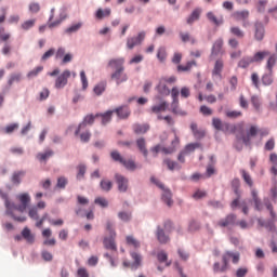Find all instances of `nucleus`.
<instances>
[{
	"instance_id": "f257e3e1",
	"label": "nucleus",
	"mask_w": 277,
	"mask_h": 277,
	"mask_svg": "<svg viewBox=\"0 0 277 277\" xmlns=\"http://www.w3.org/2000/svg\"><path fill=\"white\" fill-rule=\"evenodd\" d=\"M17 200L21 202L18 206L5 199L6 213L8 215H11L15 222H27V216H18L16 215V212L25 213L27 209H29V205H31V195H29V193L21 194L17 196Z\"/></svg>"
},
{
	"instance_id": "f03ea898",
	"label": "nucleus",
	"mask_w": 277,
	"mask_h": 277,
	"mask_svg": "<svg viewBox=\"0 0 277 277\" xmlns=\"http://www.w3.org/2000/svg\"><path fill=\"white\" fill-rule=\"evenodd\" d=\"M107 67L114 72L110 75L111 81H115L117 85L129 81V76L124 72V58H111L108 61Z\"/></svg>"
},
{
	"instance_id": "7ed1b4c3",
	"label": "nucleus",
	"mask_w": 277,
	"mask_h": 277,
	"mask_svg": "<svg viewBox=\"0 0 277 277\" xmlns=\"http://www.w3.org/2000/svg\"><path fill=\"white\" fill-rule=\"evenodd\" d=\"M174 138L171 141V146L169 147H161V145H156L151 147L150 151L153 153L154 157H157L159 153H163V155H172V153H176V148H179L181 144V138L176 135V130H173Z\"/></svg>"
},
{
	"instance_id": "20e7f679",
	"label": "nucleus",
	"mask_w": 277,
	"mask_h": 277,
	"mask_svg": "<svg viewBox=\"0 0 277 277\" xmlns=\"http://www.w3.org/2000/svg\"><path fill=\"white\" fill-rule=\"evenodd\" d=\"M106 230L109 233V237L104 238V248H106V250H111L113 252H118V247L116 246V230L114 229V223L107 221Z\"/></svg>"
},
{
	"instance_id": "39448f33",
	"label": "nucleus",
	"mask_w": 277,
	"mask_h": 277,
	"mask_svg": "<svg viewBox=\"0 0 277 277\" xmlns=\"http://www.w3.org/2000/svg\"><path fill=\"white\" fill-rule=\"evenodd\" d=\"M110 157L114 161H117L118 163H121L126 170H129L130 172H135L137 170V164L135 163L134 160H127L122 155H120V151L118 150H113L110 153Z\"/></svg>"
},
{
	"instance_id": "423d86ee",
	"label": "nucleus",
	"mask_w": 277,
	"mask_h": 277,
	"mask_svg": "<svg viewBox=\"0 0 277 277\" xmlns=\"http://www.w3.org/2000/svg\"><path fill=\"white\" fill-rule=\"evenodd\" d=\"M268 135L269 132L267 130L261 131L256 126H250V128L246 131V134L242 135L240 138L245 146H250L252 144V137H256V135Z\"/></svg>"
},
{
	"instance_id": "0eeeda50",
	"label": "nucleus",
	"mask_w": 277,
	"mask_h": 277,
	"mask_svg": "<svg viewBox=\"0 0 277 277\" xmlns=\"http://www.w3.org/2000/svg\"><path fill=\"white\" fill-rule=\"evenodd\" d=\"M265 207L267 211H269L271 220L266 223H262V226H265V228H268L272 233H276L277 235L276 225H275L277 222V215H276V211H274V206L269 201H266Z\"/></svg>"
},
{
	"instance_id": "6e6552de",
	"label": "nucleus",
	"mask_w": 277,
	"mask_h": 277,
	"mask_svg": "<svg viewBox=\"0 0 277 277\" xmlns=\"http://www.w3.org/2000/svg\"><path fill=\"white\" fill-rule=\"evenodd\" d=\"M150 181H151V183H154L155 185H157V187H159L160 189H162V200H163V202H166V205L168 206V207H172V205H173V202L174 201H172V193L170 192V189H168V188H166L164 186H163V184H161L160 182H159V180H157L155 176H151L150 177Z\"/></svg>"
},
{
	"instance_id": "1a4fd4ad",
	"label": "nucleus",
	"mask_w": 277,
	"mask_h": 277,
	"mask_svg": "<svg viewBox=\"0 0 277 277\" xmlns=\"http://www.w3.org/2000/svg\"><path fill=\"white\" fill-rule=\"evenodd\" d=\"M70 70L66 69L64 70L55 80V88L56 90H62V88H66L68 84V79H70Z\"/></svg>"
},
{
	"instance_id": "9d476101",
	"label": "nucleus",
	"mask_w": 277,
	"mask_h": 277,
	"mask_svg": "<svg viewBox=\"0 0 277 277\" xmlns=\"http://www.w3.org/2000/svg\"><path fill=\"white\" fill-rule=\"evenodd\" d=\"M115 181L117 183L118 192H120L121 194L127 193V190L129 189V179L120 173H116Z\"/></svg>"
},
{
	"instance_id": "9b49d317",
	"label": "nucleus",
	"mask_w": 277,
	"mask_h": 277,
	"mask_svg": "<svg viewBox=\"0 0 277 277\" xmlns=\"http://www.w3.org/2000/svg\"><path fill=\"white\" fill-rule=\"evenodd\" d=\"M96 115H87L83 118V121L78 126V128L75 131V135L77 137V135H79V133H81V131H85V128L88 127V124L92 126L94 124V121L96 120Z\"/></svg>"
},
{
	"instance_id": "f8f14e48",
	"label": "nucleus",
	"mask_w": 277,
	"mask_h": 277,
	"mask_svg": "<svg viewBox=\"0 0 277 277\" xmlns=\"http://www.w3.org/2000/svg\"><path fill=\"white\" fill-rule=\"evenodd\" d=\"M224 39L219 38L214 41L211 49V57H217L219 55H224Z\"/></svg>"
},
{
	"instance_id": "ddd939ff",
	"label": "nucleus",
	"mask_w": 277,
	"mask_h": 277,
	"mask_svg": "<svg viewBox=\"0 0 277 277\" xmlns=\"http://www.w3.org/2000/svg\"><path fill=\"white\" fill-rule=\"evenodd\" d=\"M237 224V215L230 213L227 214L226 217L220 220L216 223V226H220L221 228H226V226H235Z\"/></svg>"
},
{
	"instance_id": "4468645a",
	"label": "nucleus",
	"mask_w": 277,
	"mask_h": 277,
	"mask_svg": "<svg viewBox=\"0 0 277 277\" xmlns=\"http://www.w3.org/2000/svg\"><path fill=\"white\" fill-rule=\"evenodd\" d=\"M265 38V26H263V23L255 22L254 23V39L258 40V42H261Z\"/></svg>"
},
{
	"instance_id": "2eb2a0df",
	"label": "nucleus",
	"mask_w": 277,
	"mask_h": 277,
	"mask_svg": "<svg viewBox=\"0 0 277 277\" xmlns=\"http://www.w3.org/2000/svg\"><path fill=\"white\" fill-rule=\"evenodd\" d=\"M224 70V60L219 58L214 63V67L212 69V77H217L222 79V71Z\"/></svg>"
},
{
	"instance_id": "dca6fc26",
	"label": "nucleus",
	"mask_w": 277,
	"mask_h": 277,
	"mask_svg": "<svg viewBox=\"0 0 277 277\" xmlns=\"http://www.w3.org/2000/svg\"><path fill=\"white\" fill-rule=\"evenodd\" d=\"M132 129H133V132L136 135H144L145 133H148V131H150V124H148V123H134Z\"/></svg>"
},
{
	"instance_id": "f3484780",
	"label": "nucleus",
	"mask_w": 277,
	"mask_h": 277,
	"mask_svg": "<svg viewBox=\"0 0 277 277\" xmlns=\"http://www.w3.org/2000/svg\"><path fill=\"white\" fill-rule=\"evenodd\" d=\"M230 259L233 263L237 265V263H239V253H233L230 251H227L222 256V261L223 263H225V265H228V262L230 261Z\"/></svg>"
},
{
	"instance_id": "a211bd4d",
	"label": "nucleus",
	"mask_w": 277,
	"mask_h": 277,
	"mask_svg": "<svg viewBox=\"0 0 277 277\" xmlns=\"http://www.w3.org/2000/svg\"><path fill=\"white\" fill-rule=\"evenodd\" d=\"M114 114H116L120 120H124L131 116V110L128 106H120L114 110Z\"/></svg>"
},
{
	"instance_id": "6ab92c4d",
	"label": "nucleus",
	"mask_w": 277,
	"mask_h": 277,
	"mask_svg": "<svg viewBox=\"0 0 277 277\" xmlns=\"http://www.w3.org/2000/svg\"><path fill=\"white\" fill-rule=\"evenodd\" d=\"M200 14H202V9L196 8L190 15L186 18L187 25H194L196 21H200Z\"/></svg>"
},
{
	"instance_id": "aec40b11",
	"label": "nucleus",
	"mask_w": 277,
	"mask_h": 277,
	"mask_svg": "<svg viewBox=\"0 0 277 277\" xmlns=\"http://www.w3.org/2000/svg\"><path fill=\"white\" fill-rule=\"evenodd\" d=\"M113 116H114V110H107L106 113L96 114V118H101V122L103 127L111 122Z\"/></svg>"
},
{
	"instance_id": "412c9836",
	"label": "nucleus",
	"mask_w": 277,
	"mask_h": 277,
	"mask_svg": "<svg viewBox=\"0 0 277 277\" xmlns=\"http://www.w3.org/2000/svg\"><path fill=\"white\" fill-rule=\"evenodd\" d=\"M276 64H277V55L272 54V52H269V55L265 65L266 71L274 72V66H276Z\"/></svg>"
},
{
	"instance_id": "4be33fe9",
	"label": "nucleus",
	"mask_w": 277,
	"mask_h": 277,
	"mask_svg": "<svg viewBox=\"0 0 277 277\" xmlns=\"http://www.w3.org/2000/svg\"><path fill=\"white\" fill-rule=\"evenodd\" d=\"M232 16L234 21H248V18H250V11L248 10L236 11L233 13Z\"/></svg>"
},
{
	"instance_id": "5701e85b",
	"label": "nucleus",
	"mask_w": 277,
	"mask_h": 277,
	"mask_svg": "<svg viewBox=\"0 0 277 277\" xmlns=\"http://www.w3.org/2000/svg\"><path fill=\"white\" fill-rule=\"evenodd\" d=\"M136 146L140 153L144 155L145 159H148V149L146 148V138L140 137L138 140H136Z\"/></svg>"
},
{
	"instance_id": "b1692460",
	"label": "nucleus",
	"mask_w": 277,
	"mask_h": 277,
	"mask_svg": "<svg viewBox=\"0 0 277 277\" xmlns=\"http://www.w3.org/2000/svg\"><path fill=\"white\" fill-rule=\"evenodd\" d=\"M207 18L210 21V23H213V25H216V27H220V25L224 24V17H217L215 16L214 12H208L207 13Z\"/></svg>"
},
{
	"instance_id": "393cba45",
	"label": "nucleus",
	"mask_w": 277,
	"mask_h": 277,
	"mask_svg": "<svg viewBox=\"0 0 277 277\" xmlns=\"http://www.w3.org/2000/svg\"><path fill=\"white\" fill-rule=\"evenodd\" d=\"M268 55H269V51L264 50V51L256 52L253 56H251V60L253 64L254 63L260 64V62H263L265 57H268Z\"/></svg>"
},
{
	"instance_id": "a878e982",
	"label": "nucleus",
	"mask_w": 277,
	"mask_h": 277,
	"mask_svg": "<svg viewBox=\"0 0 277 277\" xmlns=\"http://www.w3.org/2000/svg\"><path fill=\"white\" fill-rule=\"evenodd\" d=\"M156 237L159 243H168L170 241V237L166 235V232L161 227H157Z\"/></svg>"
},
{
	"instance_id": "bb28decb",
	"label": "nucleus",
	"mask_w": 277,
	"mask_h": 277,
	"mask_svg": "<svg viewBox=\"0 0 277 277\" xmlns=\"http://www.w3.org/2000/svg\"><path fill=\"white\" fill-rule=\"evenodd\" d=\"M251 196L254 202L255 210L263 211V202H261V199L259 198V194L256 193V189H251Z\"/></svg>"
},
{
	"instance_id": "cd10ccee",
	"label": "nucleus",
	"mask_w": 277,
	"mask_h": 277,
	"mask_svg": "<svg viewBox=\"0 0 277 277\" xmlns=\"http://www.w3.org/2000/svg\"><path fill=\"white\" fill-rule=\"evenodd\" d=\"M212 126L216 131H224V129H228V123L222 122L220 118H212Z\"/></svg>"
},
{
	"instance_id": "c85d7f7f",
	"label": "nucleus",
	"mask_w": 277,
	"mask_h": 277,
	"mask_svg": "<svg viewBox=\"0 0 277 277\" xmlns=\"http://www.w3.org/2000/svg\"><path fill=\"white\" fill-rule=\"evenodd\" d=\"M109 16H111V9H97L95 13V18H97V21H103V18H107Z\"/></svg>"
},
{
	"instance_id": "c756f323",
	"label": "nucleus",
	"mask_w": 277,
	"mask_h": 277,
	"mask_svg": "<svg viewBox=\"0 0 277 277\" xmlns=\"http://www.w3.org/2000/svg\"><path fill=\"white\" fill-rule=\"evenodd\" d=\"M263 85H272L274 83V71H266L261 79Z\"/></svg>"
},
{
	"instance_id": "7c9ffc66",
	"label": "nucleus",
	"mask_w": 277,
	"mask_h": 277,
	"mask_svg": "<svg viewBox=\"0 0 277 277\" xmlns=\"http://www.w3.org/2000/svg\"><path fill=\"white\" fill-rule=\"evenodd\" d=\"M22 237L27 241V243H34V241H36V238L31 235V229L28 227H25L22 230Z\"/></svg>"
},
{
	"instance_id": "2f4dec72",
	"label": "nucleus",
	"mask_w": 277,
	"mask_h": 277,
	"mask_svg": "<svg viewBox=\"0 0 277 277\" xmlns=\"http://www.w3.org/2000/svg\"><path fill=\"white\" fill-rule=\"evenodd\" d=\"M157 90L162 96H170V89L168 88V84L164 83L162 80L159 81Z\"/></svg>"
},
{
	"instance_id": "473e14b6",
	"label": "nucleus",
	"mask_w": 277,
	"mask_h": 277,
	"mask_svg": "<svg viewBox=\"0 0 277 277\" xmlns=\"http://www.w3.org/2000/svg\"><path fill=\"white\" fill-rule=\"evenodd\" d=\"M240 174L242 176V180L249 187H254V181H252V176L248 173V171L241 169Z\"/></svg>"
},
{
	"instance_id": "72a5a7b5",
	"label": "nucleus",
	"mask_w": 277,
	"mask_h": 277,
	"mask_svg": "<svg viewBox=\"0 0 277 277\" xmlns=\"http://www.w3.org/2000/svg\"><path fill=\"white\" fill-rule=\"evenodd\" d=\"M196 66V61L187 62L186 65H179L177 72H189Z\"/></svg>"
},
{
	"instance_id": "f704fd0d",
	"label": "nucleus",
	"mask_w": 277,
	"mask_h": 277,
	"mask_svg": "<svg viewBox=\"0 0 277 277\" xmlns=\"http://www.w3.org/2000/svg\"><path fill=\"white\" fill-rule=\"evenodd\" d=\"M100 187L102 192H111V188L114 187V182H111L110 180L104 179L101 181Z\"/></svg>"
},
{
	"instance_id": "c9c22d12",
	"label": "nucleus",
	"mask_w": 277,
	"mask_h": 277,
	"mask_svg": "<svg viewBox=\"0 0 277 277\" xmlns=\"http://www.w3.org/2000/svg\"><path fill=\"white\" fill-rule=\"evenodd\" d=\"M229 31L232 36H235L236 38H246V32L241 28H239V26L230 27Z\"/></svg>"
},
{
	"instance_id": "e433bc0d",
	"label": "nucleus",
	"mask_w": 277,
	"mask_h": 277,
	"mask_svg": "<svg viewBox=\"0 0 277 277\" xmlns=\"http://www.w3.org/2000/svg\"><path fill=\"white\" fill-rule=\"evenodd\" d=\"M54 153L52 149H47L44 153L37 154V159L39 161H47V159H51L53 157Z\"/></svg>"
},
{
	"instance_id": "4c0bfd02",
	"label": "nucleus",
	"mask_w": 277,
	"mask_h": 277,
	"mask_svg": "<svg viewBox=\"0 0 277 277\" xmlns=\"http://www.w3.org/2000/svg\"><path fill=\"white\" fill-rule=\"evenodd\" d=\"M239 187H241V182L239 179H234L232 181V189L234 190V194L238 196V198H241V192L239 190Z\"/></svg>"
},
{
	"instance_id": "58836bf2",
	"label": "nucleus",
	"mask_w": 277,
	"mask_h": 277,
	"mask_svg": "<svg viewBox=\"0 0 277 277\" xmlns=\"http://www.w3.org/2000/svg\"><path fill=\"white\" fill-rule=\"evenodd\" d=\"M250 64H254L252 56H245L238 62V68H248Z\"/></svg>"
},
{
	"instance_id": "ea45409f",
	"label": "nucleus",
	"mask_w": 277,
	"mask_h": 277,
	"mask_svg": "<svg viewBox=\"0 0 277 277\" xmlns=\"http://www.w3.org/2000/svg\"><path fill=\"white\" fill-rule=\"evenodd\" d=\"M131 256L134 261V263L132 264V269H137V267L142 265V255H140L138 253L132 252Z\"/></svg>"
},
{
	"instance_id": "a19ab883",
	"label": "nucleus",
	"mask_w": 277,
	"mask_h": 277,
	"mask_svg": "<svg viewBox=\"0 0 277 277\" xmlns=\"http://www.w3.org/2000/svg\"><path fill=\"white\" fill-rule=\"evenodd\" d=\"M228 269V264L223 263L222 266H220V262H216L213 264V272L214 274H224Z\"/></svg>"
},
{
	"instance_id": "79ce46f5",
	"label": "nucleus",
	"mask_w": 277,
	"mask_h": 277,
	"mask_svg": "<svg viewBox=\"0 0 277 277\" xmlns=\"http://www.w3.org/2000/svg\"><path fill=\"white\" fill-rule=\"evenodd\" d=\"M25 176V171H16L12 175V183L14 185H21V179Z\"/></svg>"
},
{
	"instance_id": "37998d69",
	"label": "nucleus",
	"mask_w": 277,
	"mask_h": 277,
	"mask_svg": "<svg viewBox=\"0 0 277 277\" xmlns=\"http://www.w3.org/2000/svg\"><path fill=\"white\" fill-rule=\"evenodd\" d=\"M251 104L254 107L255 111H261V97L259 95H252L251 96Z\"/></svg>"
},
{
	"instance_id": "c03bdc74",
	"label": "nucleus",
	"mask_w": 277,
	"mask_h": 277,
	"mask_svg": "<svg viewBox=\"0 0 277 277\" xmlns=\"http://www.w3.org/2000/svg\"><path fill=\"white\" fill-rule=\"evenodd\" d=\"M166 109H168V103L162 102L159 105L153 106L151 113L153 114H161V111H166Z\"/></svg>"
},
{
	"instance_id": "a18cd8bd",
	"label": "nucleus",
	"mask_w": 277,
	"mask_h": 277,
	"mask_svg": "<svg viewBox=\"0 0 277 277\" xmlns=\"http://www.w3.org/2000/svg\"><path fill=\"white\" fill-rule=\"evenodd\" d=\"M254 1H255V8L258 12H265V9L267 8L269 0H254Z\"/></svg>"
},
{
	"instance_id": "49530a36",
	"label": "nucleus",
	"mask_w": 277,
	"mask_h": 277,
	"mask_svg": "<svg viewBox=\"0 0 277 277\" xmlns=\"http://www.w3.org/2000/svg\"><path fill=\"white\" fill-rule=\"evenodd\" d=\"M225 116L226 118L235 120L236 118H241V116H243V113H241V110H227L225 111Z\"/></svg>"
},
{
	"instance_id": "de8ad7c7",
	"label": "nucleus",
	"mask_w": 277,
	"mask_h": 277,
	"mask_svg": "<svg viewBox=\"0 0 277 277\" xmlns=\"http://www.w3.org/2000/svg\"><path fill=\"white\" fill-rule=\"evenodd\" d=\"M200 147H201L200 143H189L184 147L183 151L186 155H189V153H194L196 148H200Z\"/></svg>"
},
{
	"instance_id": "09e8293b",
	"label": "nucleus",
	"mask_w": 277,
	"mask_h": 277,
	"mask_svg": "<svg viewBox=\"0 0 277 277\" xmlns=\"http://www.w3.org/2000/svg\"><path fill=\"white\" fill-rule=\"evenodd\" d=\"M180 38L182 42H190L192 44H196V38L192 37L189 32H180Z\"/></svg>"
},
{
	"instance_id": "8fccbe9b",
	"label": "nucleus",
	"mask_w": 277,
	"mask_h": 277,
	"mask_svg": "<svg viewBox=\"0 0 277 277\" xmlns=\"http://www.w3.org/2000/svg\"><path fill=\"white\" fill-rule=\"evenodd\" d=\"M163 163L168 167L169 170H181V166H179V162L170 159H164Z\"/></svg>"
},
{
	"instance_id": "3c124183",
	"label": "nucleus",
	"mask_w": 277,
	"mask_h": 277,
	"mask_svg": "<svg viewBox=\"0 0 277 277\" xmlns=\"http://www.w3.org/2000/svg\"><path fill=\"white\" fill-rule=\"evenodd\" d=\"M78 135H80V140L83 143L90 142V137H92V134L90 133V130H85V129L81 130Z\"/></svg>"
},
{
	"instance_id": "603ef678",
	"label": "nucleus",
	"mask_w": 277,
	"mask_h": 277,
	"mask_svg": "<svg viewBox=\"0 0 277 277\" xmlns=\"http://www.w3.org/2000/svg\"><path fill=\"white\" fill-rule=\"evenodd\" d=\"M22 79H23V75H21V74H12L10 76V78H9L8 84L10 87H12V84L21 82Z\"/></svg>"
},
{
	"instance_id": "864d4df0",
	"label": "nucleus",
	"mask_w": 277,
	"mask_h": 277,
	"mask_svg": "<svg viewBox=\"0 0 277 277\" xmlns=\"http://www.w3.org/2000/svg\"><path fill=\"white\" fill-rule=\"evenodd\" d=\"M107 88V84L105 82L98 83L94 87L93 92L96 94V96H101L103 92H105V89Z\"/></svg>"
},
{
	"instance_id": "5fc2aeb1",
	"label": "nucleus",
	"mask_w": 277,
	"mask_h": 277,
	"mask_svg": "<svg viewBox=\"0 0 277 277\" xmlns=\"http://www.w3.org/2000/svg\"><path fill=\"white\" fill-rule=\"evenodd\" d=\"M28 216L30 217V220H40V215L38 214V207L34 206L29 208Z\"/></svg>"
},
{
	"instance_id": "6e6d98bb",
	"label": "nucleus",
	"mask_w": 277,
	"mask_h": 277,
	"mask_svg": "<svg viewBox=\"0 0 277 277\" xmlns=\"http://www.w3.org/2000/svg\"><path fill=\"white\" fill-rule=\"evenodd\" d=\"M190 130L193 131V135H195V137H205V132L198 130V124L196 123H190Z\"/></svg>"
},
{
	"instance_id": "4d7b16f0",
	"label": "nucleus",
	"mask_w": 277,
	"mask_h": 277,
	"mask_svg": "<svg viewBox=\"0 0 277 277\" xmlns=\"http://www.w3.org/2000/svg\"><path fill=\"white\" fill-rule=\"evenodd\" d=\"M44 70V66H38L35 69L30 70L27 75V77L29 79L34 78V77H38V75H40V72H42Z\"/></svg>"
},
{
	"instance_id": "13d9d810",
	"label": "nucleus",
	"mask_w": 277,
	"mask_h": 277,
	"mask_svg": "<svg viewBox=\"0 0 277 277\" xmlns=\"http://www.w3.org/2000/svg\"><path fill=\"white\" fill-rule=\"evenodd\" d=\"M126 241L128 246H132V248H140V241H137L133 236H127Z\"/></svg>"
},
{
	"instance_id": "bf43d9fd",
	"label": "nucleus",
	"mask_w": 277,
	"mask_h": 277,
	"mask_svg": "<svg viewBox=\"0 0 277 277\" xmlns=\"http://www.w3.org/2000/svg\"><path fill=\"white\" fill-rule=\"evenodd\" d=\"M118 217L122 222H131L132 214H131V212L121 211L118 213Z\"/></svg>"
},
{
	"instance_id": "052dcab7",
	"label": "nucleus",
	"mask_w": 277,
	"mask_h": 277,
	"mask_svg": "<svg viewBox=\"0 0 277 277\" xmlns=\"http://www.w3.org/2000/svg\"><path fill=\"white\" fill-rule=\"evenodd\" d=\"M157 57L159 62H166V58L168 57V53L166 52V48H159L157 52Z\"/></svg>"
},
{
	"instance_id": "680f3d73",
	"label": "nucleus",
	"mask_w": 277,
	"mask_h": 277,
	"mask_svg": "<svg viewBox=\"0 0 277 277\" xmlns=\"http://www.w3.org/2000/svg\"><path fill=\"white\" fill-rule=\"evenodd\" d=\"M170 94L174 101V105H179V94H181L179 88L173 87L172 90L170 91Z\"/></svg>"
},
{
	"instance_id": "e2e57ef3",
	"label": "nucleus",
	"mask_w": 277,
	"mask_h": 277,
	"mask_svg": "<svg viewBox=\"0 0 277 277\" xmlns=\"http://www.w3.org/2000/svg\"><path fill=\"white\" fill-rule=\"evenodd\" d=\"M83 24L78 23V24H74L70 27H68L67 29H65V34H75L77 31H79L80 27H82Z\"/></svg>"
},
{
	"instance_id": "0e129e2a",
	"label": "nucleus",
	"mask_w": 277,
	"mask_h": 277,
	"mask_svg": "<svg viewBox=\"0 0 277 277\" xmlns=\"http://www.w3.org/2000/svg\"><path fill=\"white\" fill-rule=\"evenodd\" d=\"M199 111L202 116H213V109L209 108L207 105L200 106Z\"/></svg>"
},
{
	"instance_id": "69168bd1",
	"label": "nucleus",
	"mask_w": 277,
	"mask_h": 277,
	"mask_svg": "<svg viewBox=\"0 0 277 277\" xmlns=\"http://www.w3.org/2000/svg\"><path fill=\"white\" fill-rule=\"evenodd\" d=\"M228 83L230 85L232 92H235L237 90V85L239 83V80L237 79V76H233L229 78Z\"/></svg>"
},
{
	"instance_id": "338daca9",
	"label": "nucleus",
	"mask_w": 277,
	"mask_h": 277,
	"mask_svg": "<svg viewBox=\"0 0 277 277\" xmlns=\"http://www.w3.org/2000/svg\"><path fill=\"white\" fill-rule=\"evenodd\" d=\"M34 25H36V19H28L22 24V29H24V31H28V29L34 27Z\"/></svg>"
},
{
	"instance_id": "774afa93",
	"label": "nucleus",
	"mask_w": 277,
	"mask_h": 277,
	"mask_svg": "<svg viewBox=\"0 0 277 277\" xmlns=\"http://www.w3.org/2000/svg\"><path fill=\"white\" fill-rule=\"evenodd\" d=\"M137 44H140L138 42H137V39L135 38V37H132V38H128V40H127V47H128V49H133L134 47H137Z\"/></svg>"
}]
</instances>
